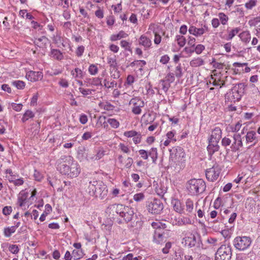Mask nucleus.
<instances>
[{"mask_svg":"<svg viewBox=\"0 0 260 260\" xmlns=\"http://www.w3.org/2000/svg\"><path fill=\"white\" fill-rule=\"evenodd\" d=\"M57 168L62 174L71 178L77 177L81 172L79 164L71 156L62 155L56 161Z\"/></svg>","mask_w":260,"mask_h":260,"instance_id":"1","label":"nucleus"},{"mask_svg":"<svg viewBox=\"0 0 260 260\" xmlns=\"http://www.w3.org/2000/svg\"><path fill=\"white\" fill-rule=\"evenodd\" d=\"M86 191L91 197L103 199L107 194L108 189L103 182L95 180L89 182Z\"/></svg>","mask_w":260,"mask_h":260,"instance_id":"2","label":"nucleus"},{"mask_svg":"<svg viewBox=\"0 0 260 260\" xmlns=\"http://www.w3.org/2000/svg\"><path fill=\"white\" fill-rule=\"evenodd\" d=\"M187 188L191 195H197L205 191L206 184L202 179H191L188 182Z\"/></svg>","mask_w":260,"mask_h":260,"instance_id":"3","label":"nucleus"},{"mask_svg":"<svg viewBox=\"0 0 260 260\" xmlns=\"http://www.w3.org/2000/svg\"><path fill=\"white\" fill-rule=\"evenodd\" d=\"M244 85L243 83L236 84L232 89L231 91L225 95V99L229 101L236 102L239 101L244 93Z\"/></svg>","mask_w":260,"mask_h":260,"instance_id":"4","label":"nucleus"},{"mask_svg":"<svg viewBox=\"0 0 260 260\" xmlns=\"http://www.w3.org/2000/svg\"><path fill=\"white\" fill-rule=\"evenodd\" d=\"M232 255L231 246L222 245L217 250L215 260H231Z\"/></svg>","mask_w":260,"mask_h":260,"instance_id":"5","label":"nucleus"},{"mask_svg":"<svg viewBox=\"0 0 260 260\" xmlns=\"http://www.w3.org/2000/svg\"><path fill=\"white\" fill-rule=\"evenodd\" d=\"M251 242V239L249 237L238 236L234 239L233 244L237 249L243 251L250 247Z\"/></svg>","mask_w":260,"mask_h":260,"instance_id":"6","label":"nucleus"},{"mask_svg":"<svg viewBox=\"0 0 260 260\" xmlns=\"http://www.w3.org/2000/svg\"><path fill=\"white\" fill-rule=\"evenodd\" d=\"M183 239L182 243L191 248L195 246L197 243L196 236L189 230H185L182 233Z\"/></svg>","mask_w":260,"mask_h":260,"instance_id":"7","label":"nucleus"},{"mask_svg":"<svg viewBox=\"0 0 260 260\" xmlns=\"http://www.w3.org/2000/svg\"><path fill=\"white\" fill-rule=\"evenodd\" d=\"M220 173V170L218 165L214 163L212 167L206 170V177L207 179L211 182L216 181Z\"/></svg>","mask_w":260,"mask_h":260,"instance_id":"8","label":"nucleus"},{"mask_svg":"<svg viewBox=\"0 0 260 260\" xmlns=\"http://www.w3.org/2000/svg\"><path fill=\"white\" fill-rule=\"evenodd\" d=\"M148 210L152 214H158L164 209V205L159 199H154L148 205Z\"/></svg>","mask_w":260,"mask_h":260,"instance_id":"9","label":"nucleus"},{"mask_svg":"<svg viewBox=\"0 0 260 260\" xmlns=\"http://www.w3.org/2000/svg\"><path fill=\"white\" fill-rule=\"evenodd\" d=\"M121 210L119 215L123 218L125 222H129L133 219L135 214L134 209L133 208L122 205Z\"/></svg>","mask_w":260,"mask_h":260,"instance_id":"10","label":"nucleus"},{"mask_svg":"<svg viewBox=\"0 0 260 260\" xmlns=\"http://www.w3.org/2000/svg\"><path fill=\"white\" fill-rule=\"evenodd\" d=\"M129 104L133 105L132 112L136 115H139L142 112L141 108L145 106L144 102L140 98L135 97L132 99Z\"/></svg>","mask_w":260,"mask_h":260,"instance_id":"11","label":"nucleus"},{"mask_svg":"<svg viewBox=\"0 0 260 260\" xmlns=\"http://www.w3.org/2000/svg\"><path fill=\"white\" fill-rule=\"evenodd\" d=\"M208 31V27L206 24L202 25L201 28H197L193 25H191L188 29L189 34L196 37H200Z\"/></svg>","mask_w":260,"mask_h":260,"instance_id":"12","label":"nucleus"},{"mask_svg":"<svg viewBox=\"0 0 260 260\" xmlns=\"http://www.w3.org/2000/svg\"><path fill=\"white\" fill-rule=\"evenodd\" d=\"M122 204H112L109 205L106 209V212L111 218H113L115 213L119 215L121 211Z\"/></svg>","mask_w":260,"mask_h":260,"instance_id":"13","label":"nucleus"},{"mask_svg":"<svg viewBox=\"0 0 260 260\" xmlns=\"http://www.w3.org/2000/svg\"><path fill=\"white\" fill-rule=\"evenodd\" d=\"M233 138V142L231 148L233 151L238 150L243 145L241 135L240 134H235L234 135Z\"/></svg>","mask_w":260,"mask_h":260,"instance_id":"14","label":"nucleus"},{"mask_svg":"<svg viewBox=\"0 0 260 260\" xmlns=\"http://www.w3.org/2000/svg\"><path fill=\"white\" fill-rule=\"evenodd\" d=\"M139 44L144 48L145 50L150 48L152 45V42L150 39L144 35H141L138 40Z\"/></svg>","mask_w":260,"mask_h":260,"instance_id":"15","label":"nucleus"},{"mask_svg":"<svg viewBox=\"0 0 260 260\" xmlns=\"http://www.w3.org/2000/svg\"><path fill=\"white\" fill-rule=\"evenodd\" d=\"M27 79L31 82H35L41 80L43 78V74L41 72L29 71L26 75Z\"/></svg>","mask_w":260,"mask_h":260,"instance_id":"16","label":"nucleus"},{"mask_svg":"<svg viewBox=\"0 0 260 260\" xmlns=\"http://www.w3.org/2000/svg\"><path fill=\"white\" fill-rule=\"evenodd\" d=\"M221 130L219 127H216L212 131L209 141L211 142H218L221 138Z\"/></svg>","mask_w":260,"mask_h":260,"instance_id":"17","label":"nucleus"},{"mask_svg":"<svg viewBox=\"0 0 260 260\" xmlns=\"http://www.w3.org/2000/svg\"><path fill=\"white\" fill-rule=\"evenodd\" d=\"M48 42L49 40L47 38L42 36L41 38L35 39L34 43L36 46L44 49L47 48Z\"/></svg>","mask_w":260,"mask_h":260,"instance_id":"18","label":"nucleus"},{"mask_svg":"<svg viewBox=\"0 0 260 260\" xmlns=\"http://www.w3.org/2000/svg\"><path fill=\"white\" fill-rule=\"evenodd\" d=\"M171 205L176 212L180 214L185 213L184 206L182 205L180 201L179 200L177 199H173L171 201Z\"/></svg>","mask_w":260,"mask_h":260,"instance_id":"19","label":"nucleus"},{"mask_svg":"<svg viewBox=\"0 0 260 260\" xmlns=\"http://www.w3.org/2000/svg\"><path fill=\"white\" fill-rule=\"evenodd\" d=\"M50 56L51 57L57 60H61L63 59V55L62 52L58 49H51Z\"/></svg>","mask_w":260,"mask_h":260,"instance_id":"20","label":"nucleus"},{"mask_svg":"<svg viewBox=\"0 0 260 260\" xmlns=\"http://www.w3.org/2000/svg\"><path fill=\"white\" fill-rule=\"evenodd\" d=\"M218 142H211V141L209 142V145L207 147V150L209 154L212 155L214 152L218 151L219 146L218 145Z\"/></svg>","mask_w":260,"mask_h":260,"instance_id":"21","label":"nucleus"},{"mask_svg":"<svg viewBox=\"0 0 260 260\" xmlns=\"http://www.w3.org/2000/svg\"><path fill=\"white\" fill-rule=\"evenodd\" d=\"M118 159L119 162L121 165H124V167L126 168H130L133 164V159L130 157H127L124 162H123V156L122 155H119L118 156Z\"/></svg>","mask_w":260,"mask_h":260,"instance_id":"22","label":"nucleus"},{"mask_svg":"<svg viewBox=\"0 0 260 260\" xmlns=\"http://www.w3.org/2000/svg\"><path fill=\"white\" fill-rule=\"evenodd\" d=\"M27 197V192H25L24 190H22L20 191L18 198V202L20 207H22L24 205Z\"/></svg>","mask_w":260,"mask_h":260,"instance_id":"23","label":"nucleus"},{"mask_svg":"<svg viewBox=\"0 0 260 260\" xmlns=\"http://www.w3.org/2000/svg\"><path fill=\"white\" fill-rule=\"evenodd\" d=\"M153 241L157 244H161L166 241V239L162 233L156 231L153 236Z\"/></svg>","mask_w":260,"mask_h":260,"instance_id":"24","label":"nucleus"},{"mask_svg":"<svg viewBox=\"0 0 260 260\" xmlns=\"http://www.w3.org/2000/svg\"><path fill=\"white\" fill-rule=\"evenodd\" d=\"M241 41L245 43H248L251 39L250 34L248 31H244L239 35Z\"/></svg>","mask_w":260,"mask_h":260,"instance_id":"25","label":"nucleus"},{"mask_svg":"<svg viewBox=\"0 0 260 260\" xmlns=\"http://www.w3.org/2000/svg\"><path fill=\"white\" fill-rule=\"evenodd\" d=\"M246 140L247 143L254 142L255 143L257 141L256 133L253 131L247 132L246 135Z\"/></svg>","mask_w":260,"mask_h":260,"instance_id":"26","label":"nucleus"},{"mask_svg":"<svg viewBox=\"0 0 260 260\" xmlns=\"http://www.w3.org/2000/svg\"><path fill=\"white\" fill-rule=\"evenodd\" d=\"M190 66L192 67H198L204 64V61L200 57L194 58L190 61Z\"/></svg>","mask_w":260,"mask_h":260,"instance_id":"27","label":"nucleus"},{"mask_svg":"<svg viewBox=\"0 0 260 260\" xmlns=\"http://www.w3.org/2000/svg\"><path fill=\"white\" fill-rule=\"evenodd\" d=\"M218 18L219 20V22L221 23V24L225 25L228 24L229 18V17L224 13H219L218 14Z\"/></svg>","mask_w":260,"mask_h":260,"instance_id":"28","label":"nucleus"},{"mask_svg":"<svg viewBox=\"0 0 260 260\" xmlns=\"http://www.w3.org/2000/svg\"><path fill=\"white\" fill-rule=\"evenodd\" d=\"M167 188L162 184L158 185L155 188L156 193L160 197H163L167 192Z\"/></svg>","mask_w":260,"mask_h":260,"instance_id":"29","label":"nucleus"},{"mask_svg":"<svg viewBox=\"0 0 260 260\" xmlns=\"http://www.w3.org/2000/svg\"><path fill=\"white\" fill-rule=\"evenodd\" d=\"M104 85L107 88L116 87L117 83L114 80H109V78H106L103 81Z\"/></svg>","mask_w":260,"mask_h":260,"instance_id":"30","label":"nucleus"},{"mask_svg":"<svg viewBox=\"0 0 260 260\" xmlns=\"http://www.w3.org/2000/svg\"><path fill=\"white\" fill-rule=\"evenodd\" d=\"M185 204L186 211L187 212V214L191 213L194 208L193 202L190 199H188L186 201Z\"/></svg>","mask_w":260,"mask_h":260,"instance_id":"31","label":"nucleus"},{"mask_svg":"<svg viewBox=\"0 0 260 260\" xmlns=\"http://www.w3.org/2000/svg\"><path fill=\"white\" fill-rule=\"evenodd\" d=\"M240 30V29L238 27L234 28L230 30H228V35L226 40H231L237 34H238Z\"/></svg>","mask_w":260,"mask_h":260,"instance_id":"32","label":"nucleus"},{"mask_svg":"<svg viewBox=\"0 0 260 260\" xmlns=\"http://www.w3.org/2000/svg\"><path fill=\"white\" fill-rule=\"evenodd\" d=\"M175 41L177 42V44L180 47H183L186 44V40L183 36L177 35L175 37Z\"/></svg>","mask_w":260,"mask_h":260,"instance_id":"33","label":"nucleus"},{"mask_svg":"<svg viewBox=\"0 0 260 260\" xmlns=\"http://www.w3.org/2000/svg\"><path fill=\"white\" fill-rule=\"evenodd\" d=\"M152 226L154 229L159 230L160 229H165L167 227V224L165 222H161L159 221H156L152 223Z\"/></svg>","mask_w":260,"mask_h":260,"instance_id":"34","label":"nucleus"},{"mask_svg":"<svg viewBox=\"0 0 260 260\" xmlns=\"http://www.w3.org/2000/svg\"><path fill=\"white\" fill-rule=\"evenodd\" d=\"M16 230L15 226H13L5 228L4 230V235L6 237H9L13 233L15 232Z\"/></svg>","mask_w":260,"mask_h":260,"instance_id":"35","label":"nucleus"},{"mask_svg":"<svg viewBox=\"0 0 260 260\" xmlns=\"http://www.w3.org/2000/svg\"><path fill=\"white\" fill-rule=\"evenodd\" d=\"M159 29V26L155 23H151L149 25L148 31L147 34L150 32H152L153 34L158 33V30Z\"/></svg>","mask_w":260,"mask_h":260,"instance_id":"36","label":"nucleus"},{"mask_svg":"<svg viewBox=\"0 0 260 260\" xmlns=\"http://www.w3.org/2000/svg\"><path fill=\"white\" fill-rule=\"evenodd\" d=\"M73 260L79 259L83 255L81 249H75L72 252Z\"/></svg>","mask_w":260,"mask_h":260,"instance_id":"37","label":"nucleus"},{"mask_svg":"<svg viewBox=\"0 0 260 260\" xmlns=\"http://www.w3.org/2000/svg\"><path fill=\"white\" fill-rule=\"evenodd\" d=\"M35 116L34 113L30 110H27L23 115L22 118V121L25 122L29 118H33Z\"/></svg>","mask_w":260,"mask_h":260,"instance_id":"38","label":"nucleus"},{"mask_svg":"<svg viewBox=\"0 0 260 260\" xmlns=\"http://www.w3.org/2000/svg\"><path fill=\"white\" fill-rule=\"evenodd\" d=\"M118 147L119 149L122 152L127 154H129L130 153L131 150L129 147L127 145H125L124 143H120L119 144Z\"/></svg>","mask_w":260,"mask_h":260,"instance_id":"39","label":"nucleus"},{"mask_svg":"<svg viewBox=\"0 0 260 260\" xmlns=\"http://www.w3.org/2000/svg\"><path fill=\"white\" fill-rule=\"evenodd\" d=\"M148 155L153 159V161L155 162L157 158V152L156 148H152L148 152Z\"/></svg>","mask_w":260,"mask_h":260,"instance_id":"40","label":"nucleus"},{"mask_svg":"<svg viewBox=\"0 0 260 260\" xmlns=\"http://www.w3.org/2000/svg\"><path fill=\"white\" fill-rule=\"evenodd\" d=\"M120 46L124 49L125 50L132 52L131 47V44L125 40H122L120 41Z\"/></svg>","mask_w":260,"mask_h":260,"instance_id":"41","label":"nucleus"},{"mask_svg":"<svg viewBox=\"0 0 260 260\" xmlns=\"http://www.w3.org/2000/svg\"><path fill=\"white\" fill-rule=\"evenodd\" d=\"M108 63L109 64L110 67H112L115 70V72L117 71L116 67H117V62L115 57H108L107 58Z\"/></svg>","mask_w":260,"mask_h":260,"instance_id":"42","label":"nucleus"},{"mask_svg":"<svg viewBox=\"0 0 260 260\" xmlns=\"http://www.w3.org/2000/svg\"><path fill=\"white\" fill-rule=\"evenodd\" d=\"M12 84L18 89H23L25 85V84L23 81L20 80L13 81Z\"/></svg>","mask_w":260,"mask_h":260,"instance_id":"43","label":"nucleus"},{"mask_svg":"<svg viewBox=\"0 0 260 260\" xmlns=\"http://www.w3.org/2000/svg\"><path fill=\"white\" fill-rule=\"evenodd\" d=\"M191 220L185 217H183L182 218H181L179 219L178 221V224L179 225H183L188 224H191Z\"/></svg>","mask_w":260,"mask_h":260,"instance_id":"44","label":"nucleus"},{"mask_svg":"<svg viewBox=\"0 0 260 260\" xmlns=\"http://www.w3.org/2000/svg\"><path fill=\"white\" fill-rule=\"evenodd\" d=\"M257 0H249L245 3V7L248 10H251L253 7L256 6Z\"/></svg>","mask_w":260,"mask_h":260,"instance_id":"45","label":"nucleus"},{"mask_svg":"<svg viewBox=\"0 0 260 260\" xmlns=\"http://www.w3.org/2000/svg\"><path fill=\"white\" fill-rule=\"evenodd\" d=\"M79 90L84 96L91 94L92 92L95 91L94 89H85L82 87L79 88Z\"/></svg>","mask_w":260,"mask_h":260,"instance_id":"46","label":"nucleus"},{"mask_svg":"<svg viewBox=\"0 0 260 260\" xmlns=\"http://www.w3.org/2000/svg\"><path fill=\"white\" fill-rule=\"evenodd\" d=\"M108 123L113 128H116L119 127V122L115 119L114 118H109L108 120Z\"/></svg>","mask_w":260,"mask_h":260,"instance_id":"47","label":"nucleus"},{"mask_svg":"<svg viewBox=\"0 0 260 260\" xmlns=\"http://www.w3.org/2000/svg\"><path fill=\"white\" fill-rule=\"evenodd\" d=\"M160 83L161 84L162 89L165 92H167L170 87V83H168L166 81H165L164 80H161Z\"/></svg>","mask_w":260,"mask_h":260,"instance_id":"48","label":"nucleus"},{"mask_svg":"<svg viewBox=\"0 0 260 260\" xmlns=\"http://www.w3.org/2000/svg\"><path fill=\"white\" fill-rule=\"evenodd\" d=\"M221 144L223 146L227 147L232 145V141L230 138L225 137L222 139Z\"/></svg>","mask_w":260,"mask_h":260,"instance_id":"49","label":"nucleus"},{"mask_svg":"<svg viewBox=\"0 0 260 260\" xmlns=\"http://www.w3.org/2000/svg\"><path fill=\"white\" fill-rule=\"evenodd\" d=\"M145 64L146 61L144 60H135L131 63L130 66L132 67H134L135 66H140L141 67H142Z\"/></svg>","mask_w":260,"mask_h":260,"instance_id":"50","label":"nucleus"},{"mask_svg":"<svg viewBox=\"0 0 260 260\" xmlns=\"http://www.w3.org/2000/svg\"><path fill=\"white\" fill-rule=\"evenodd\" d=\"M89 73L92 75H96L98 72V68L94 64H91L88 68Z\"/></svg>","mask_w":260,"mask_h":260,"instance_id":"51","label":"nucleus"},{"mask_svg":"<svg viewBox=\"0 0 260 260\" xmlns=\"http://www.w3.org/2000/svg\"><path fill=\"white\" fill-rule=\"evenodd\" d=\"M242 126V123L240 121H238L235 125H232L231 126V131L233 132H238Z\"/></svg>","mask_w":260,"mask_h":260,"instance_id":"52","label":"nucleus"},{"mask_svg":"<svg viewBox=\"0 0 260 260\" xmlns=\"http://www.w3.org/2000/svg\"><path fill=\"white\" fill-rule=\"evenodd\" d=\"M9 250L11 253L17 254L19 251V248L16 245H10L9 247Z\"/></svg>","mask_w":260,"mask_h":260,"instance_id":"53","label":"nucleus"},{"mask_svg":"<svg viewBox=\"0 0 260 260\" xmlns=\"http://www.w3.org/2000/svg\"><path fill=\"white\" fill-rule=\"evenodd\" d=\"M175 75L177 78H180L182 76V68L180 64L177 66L175 70Z\"/></svg>","mask_w":260,"mask_h":260,"instance_id":"54","label":"nucleus"},{"mask_svg":"<svg viewBox=\"0 0 260 260\" xmlns=\"http://www.w3.org/2000/svg\"><path fill=\"white\" fill-rule=\"evenodd\" d=\"M139 133L135 131H127L124 133V135L128 138L135 137Z\"/></svg>","mask_w":260,"mask_h":260,"instance_id":"55","label":"nucleus"},{"mask_svg":"<svg viewBox=\"0 0 260 260\" xmlns=\"http://www.w3.org/2000/svg\"><path fill=\"white\" fill-rule=\"evenodd\" d=\"M165 81H166L168 83H172L175 80V77L174 76V74L173 73H169L165 77Z\"/></svg>","mask_w":260,"mask_h":260,"instance_id":"56","label":"nucleus"},{"mask_svg":"<svg viewBox=\"0 0 260 260\" xmlns=\"http://www.w3.org/2000/svg\"><path fill=\"white\" fill-rule=\"evenodd\" d=\"M205 49V47L203 45L199 44L196 47L194 50L197 54H200Z\"/></svg>","mask_w":260,"mask_h":260,"instance_id":"57","label":"nucleus"},{"mask_svg":"<svg viewBox=\"0 0 260 260\" xmlns=\"http://www.w3.org/2000/svg\"><path fill=\"white\" fill-rule=\"evenodd\" d=\"M12 211V208L11 206H5L3 209V213L6 216L9 215Z\"/></svg>","mask_w":260,"mask_h":260,"instance_id":"58","label":"nucleus"},{"mask_svg":"<svg viewBox=\"0 0 260 260\" xmlns=\"http://www.w3.org/2000/svg\"><path fill=\"white\" fill-rule=\"evenodd\" d=\"M144 198V194L143 193H136L134 196V200L136 202H140Z\"/></svg>","mask_w":260,"mask_h":260,"instance_id":"59","label":"nucleus"},{"mask_svg":"<svg viewBox=\"0 0 260 260\" xmlns=\"http://www.w3.org/2000/svg\"><path fill=\"white\" fill-rule=\"evenodd\" d=\"M95 155V157L94 159H96V160H99L102 158L105 155V151L103 149H100L96 152Z\"/></svg>","mask_w":260,"mask_h":260,"instance_id":"60","label":"nucleus"},{"mask_svg":"<svg viewBox=\"0 0 260 260\" xmlns=\"http://www.w3.org/2000/svg\"><path fill=\"white\" fill-rule=\"evenodd\" d=\"M176 153H175L176 157H183L184 156L185 153L183 151V149L181 147H178L176 148Z\"/></svg>","mask_w":260,"mask_h":260,"instance_id":"61","label":"nucleus"},{"mask_svg":"<svg viewBox=\"0 0 260 260\" xmlns=\"http://www.w3.org/2000/svg\"><path fill=\"white\" fill-rule=\"evenodd\" d=\"M11 108L14 110L19 112L22 109V105L21 104H16L13 103L11 104Z\"/></svg>","mask_w":260,"mask_h":260,"instance_id":"62","label":"nucleus"},{"mask_svg":"<svg viewBox=\"0 0 260 260\" xmlns=\"http://www.w3.org/2000/svg\"><path fill=\"white\" fill-rule=\"evenodd\" d=\"M84 49L85 48L83 46H79L76 51V55L78 57L81 56L84 53Z\"/></svg>","mask_w":260,"mask_h":260,"instance_id":"63","label":"nucleus"},{"mask_svg":"<svg viewBox=\"0 0 260 260\" xmlns=\"http://www.w3.org/2000/svg\"><path fill=\"white\" fill-rule=\"evenodd\" d=\"M211 25L214 28H217L220 25V22L218 18H213L211 20Z\"/></svg>","mask_w":260,"mask_h":260,"instance_id":"64","label":"nucleus"}]
</instances>
